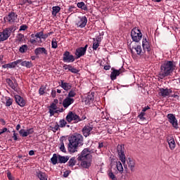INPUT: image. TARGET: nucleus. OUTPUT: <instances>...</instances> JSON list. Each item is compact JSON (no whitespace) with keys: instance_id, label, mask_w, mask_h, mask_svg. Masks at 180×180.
I'll return each mask as SVG.
<instances>
[{"instance_id":"bb28decb","label":"nucleus","mask_w":180,"mask_h":180,"mask_svg":"<svg viewBox=\"0 0 180 180\" xmlns=\"http://www.w3.org/2000/svg\"><path fill=\"white\" fill-rule=\"evenodd\" d=\"M70 160V156H62L58 155V163L59 164H65Z\"/></svg>"},{"instance_id":"49530a36","label":"nucleus","mask_w":180,"mask_h":180,"mask_svg":"<svg viewBox=\"0 0 180 180\" xmlns=\"http://www.w3.org/2000/svg\"><path fill=\"white\" fill-rule=\"evenodd\" d=\"M49 108V113L50 114V110H57V105L53 104V103H51L50 106Z\"/></svg>"},{"instance_id":"1a4fd4ad","label":"nucleus","mask_w":180,"mask_h":180,"mask_svg":"<svg viewBox=\"0 0 180 180\" xmlns=\"http://www.w3.org/2000/svg\"><path fill=\"white\" fill-rule=\"evenodd\" d=\"M117 151L120 157V160L122 164H126V155H124V144L118 145Z\"/></svg>"},{"instance_id":"4be33fe9","label":"nucleus","mask_w":180,"mask_h":180,"mask_svg":"<svg viewBox=\"0 0 180 180\" xmlns=\"http://www.w3.org/2000/svg\"><path fill=\"white\" fill-rule=\"evenodd\" d=\"M60 86L64 89V91H70L72 88V84L71 83L64 82V80H60Z\"/></svg>"},{"instance_id":"72a5a7b5","label":"nucleus","mask_w":180,"mask_h":180,"mask_svg":"<svg viewBox=\"0 0 180 180\" xmlns=\"http://www.w3.org/2000/svg\"><path fill=\"white\" fill-rule=\"evenodd\" d=\"M16 41L18 43H23L25 41V34L19 33L16 37Z\"/></svg>"},{"instance_id":"0e129e2a","label":"nucleus","mask_w":180,"mask_h":180,"mask_svg":"<svg viewBox=\"0 0 180 180\" xmlns=\"http://www.w3.org/2000/svg\"><path fill=\"white\" fill-rule=\"evenodd\" d=\"M22 62H23V60L22 59H18V60L14 61V64L16 67L18 64H22Z\"/></svg>"},{"instance_id":"473e14b6","label":"nucleus","mask_w":180,"mask_h":180,"mask_svg":"<svg viewBox=\"0 0 180 180\" xmlns=\"http://www.w3.org/2000/svg\"><path fill=\"white\" fill-rule=\"evenodd\" d=\"M51 161L53 165H56V164H58V155L54 153L52 158H51Z\"/></svg>"},{"instance_id":"338daca9","label":"nucleus","mask_w":180,"mask_h":180,"mask_svg":"<svg viewBox=\"0 0 180 180\" xmlns=\"http://www.w3.org/2000/svg\"><path fill=\"white\" fill-rule=\"evenodd\" d=\"M148 109H150V107L148 105H147L143 108L142 112H143V113H145V112H147V110H148Z\"/></svg>"},{"instance_id":"c85d7f7f","label":"nucleus","mask_w":180,"mask_h":180,"mask_svg":"<svg viewBox=\"0 0 180 180\" xmlns=\"http://www.w3.org/2000/svg\"><path fill=\"white\" fill-rule=\"evenodd\" d=\"M6 84H8V86H10L11 89H13L14 91H16L17 85H16V84L13 83L12 79H6Z\"/></svg>"},{"instance_id":"a19ab883","label":"nucleus","mask_w":180,"mask_h":180,"mask_svg":"<svg viewBox=\"0 0 180 180\" xmlns=\"http://www.w3.org/2000/svg\"><path fill=\"white\" fill-rule=\"evenodd\" d=\"M93 47H92V49H93V50H98V47H99V44H101V43L100 42H98L96 39H95V38H94L93 39Z\"/></svg>"},{"instance_id":"c756f323","label":"nucleus","mask_w":180,"mask_h":180,"mask_svg":"<svg viewBox=\"0 0 180 180\" xmlns=\"http://www.w3.org/2000/svg\"><path fill=\"white\" fill-rule=\"evenodd\" d=\"M20 65H22V67H26V68H32V67H33V63H32V61L22 60Z\"/></svg>"},{"instance_id":"ea45409f","label":"nucleus","mask_w":180,"mask_h":180,"mask_svg":"<svg viewBox=\"0 0 180 180\" xmlns=\"http://www.w3.org/2000/svg\"><path fill=\"white\" fill-rule=\"evenodd\" d=\"M28 49H29V46H27V45L26 44L22 45L19 49V52L23 54L26 53V51H27Z\"/></svg>"},{"instance_id":"37998d69","label":"nucleus","mask_w":180,"mask_h":180,"mask_svg":"<svg viewBox=\"0 0 180 180\" xmlns=\"http://www.w3.org/2000/svg\"><path fill=\"white\" fill-rule=\"evenodd\" d=\"M58 47V44H57V39L53 38L51 41V48L57 49Z\"/></svg>"},{"instance_id":"de8ad7c7","label":"nucleus","mask_w":180,"mask_h":180,"mask_svg":"<svg viewBox=\"0 0 180 180\" xmlns=\"http://www.w3.org/2000/svg\"><path fill=\"white\" fill-rule=\"evenodd\" d=\"M60 151H62V153H67V150H65V146H64V142L62 141L60 144V147H59Z\"/></svg>"},{"instance_id":"a211bd4d","label":"nucleus","mask_w":180,"mask_h":180,"mask_svg":"<svg viewBox=\"0 0 180 180\" xmlns=\"http://www.w3.org/2000/svg\"><path fill=\"white\" fill-rule=\"evenodd\" d=\"M14 98L16 103L18 104L21 108H24V106L26 105V101L25 99H23V98L19 95H15Z\"/></svg>"},{"instance_id":"423d86ee","label":"nucleus","mask_w":180,"mask_h":180,"mask_svg":"<svg viewBox=\"0 0 180 180\" xmlns=\"http://www.w3.org/2000/svg\"><path fill=\"white\" fill-rule=\"evenodd\" d=\"M131 37L133 41H135L136 43H139V41H140V40H141L143 37V34L141 33V30H140L137 27H134L131 31Z\"/></svg>"},{"instance_id":"e433bc0d","label":"nucleus","mask_w":180,"mask_h":180,"mask_svg":"<svg viewBox=\"0 0 180 180\" xmlns=\"http://www.w3.org/2000/svg\"><path fill=\"white\" fill-rule=\"evenodd\" d=\"M116 168L120 174H123V165H122V162H120V161L117 162Z\"/></svg>"},{"instance_id":"4c0bfd02","label":"nucleus","mask_w":180,"mask_h":180,"mask_svg":"<svg viewBox=\"0 0 180 180\" xmlns=\"http://www.w3.org/2000/svg\"><path fill=\"white\" fill-rule=\"evenodd\" d=\"M63 112H64L63 108H61L59 110H50V117H51V116H54L56 113H63Z\"/></svg>"},{"instance_id":"f8f14e48","label":"nucleus","mask_w":180,"mask_h":180,"mask_svg":"<svg viewBox=\"0 0 180 180\" xmlns=\"http://www.w3.org/2000/svg\"><path fill=\"white\" fill-rule=\"evenodd\" d=\"M63 63H74L75 61V58L71 55L70 51H66L63 53Z\"/></svg>"},{"instance_id":"f03ea898","label":"nucleus","mask_w":180,"mask_h":180,"mask_svg":"<svg viewBox=\"0 0 180 180\" xmlns=\"http://www.w3.org/2000/svg\"><path fill=\"white\" fill-rule=\"evenodd\" d=\"M176 66L174 61L166 60L164 63H162L160 66V71L159 72V77L161 79L165 78L166 77H169L172 72H174V70H175Z\"/></svg>"},{"instance_id":"2f4dec72","label":"nucleus","mask_w":180,"mask_h":180,"mask_svg":"<svg viewBox=\"0 0 180 180\" xmlns=\"http://www.w3.org/2000/svg\"><path fill=\"white\" fill-rule=\"evenodd\" d=\"M12 103H13V99H12L11 97L6 96L5 98V103L4 104L7 108H9V106H11Z\"/></svg>"},{"instance_id":"393cba45","label":"nucleus","mask_w":180,"mask_h":180,"mask_svg":"<svg viewBox=\"0 0 180 180\" xmlns=\"http://www.w3.org/2000/svg\"><path fill=\"white\" fill-rule=\"evenodd\" d=\"M128 167L131 171V172H134L135 167H136V162H134V160H131V158H129L127 160Z\"/></svg>"},{"instance_id":"7c9ffc66","label":"nucleus","mask_w":180,"mask_h":180,"mask_svg":"<svg viewBox=\"0 0 180 180\" xmlns=\"http://www.w3.org/2000/svg\"><path fill=\"white\" fill-rule=\"evenodd\" d=\"M133 49H134L138 56H143L144 52H143V49L141 48V45H137Z\"/></svg>"},{"instance_id":"39448f33","label":"nucleus","mask_w":180,"mask_h":180,"mask_svg":"<svg viewBox=\"0 0 180 180\" xmlns=\"http://www.w3.org/2000/svg\"><path fill=\"white\" fill-rule=\"evenodd\" d=\"M12 32H13V27H9L3 30V31L0 32V43L8 40V39L11 37V34H12Z\"/></svg>"},{"instance_id":"6e6d98bb","label":"nucleus","mask_w":180,"mask_h":180,"mask_svg":"<svg viewBox=\"0 0 180 180\" xmlns=\"http://www.w3.org/2000/svg\"><path fill=\"white\" fill-rule=\"evenodd\" d=\"M54 131H58V130H60V125L58 123H56L55 126L52 128Z\"/></svg>"},{"instance_id":"a878e982","label":"nucleus","mask_w":180,"mask_h":180,"mask_svg":"<svg viewBox=\"0 0 180 180\" xmlns=\"http://www.w3.org/2000/svg\"><path fill=\"white\" fill-rule=\"evenodd\" d=\"M44 30H41V32H37L36 34H32L30 35V37L32 38V39H42L44 40Z\"/></svg>"},{"instance_id":"052dcab7","label":"nucleus","mask_w":180,"mask_h":180,"mask_svg":"<svg viewBox=\"0 0 180 180\" xmlns=\"http://www.w3.org/2000/svg\"><path fill=\"white\" fill-rule=\"evenodd\" d=\"M63 70H68L70 71V69L71 68V65H64L63 66Z\"/></svg>"},{"instance_id":"603ef678","label":"nucleus","mask_w":180,"mask_h":180,"mask_svg":"<svg viewBox=\"0 0 180 180\" xmlns=\"http://www.w3.org/2000/svg\"><path fill=\"white\" fill-rule=\"evenodd\" d=\"M54 32H48L46 34H44V40H46L48 37H49V36H51V34H53Z\"/></svg>"},{"instance_id":"c9c22d12","label":"nucleus","mask_w":180,"mask_h":180,"mask_svg":"<svg viewBox=\"0 0 180 180\" xmlns=\"http://www.w3.org/2000/svg\"><path fill=\"white\" fill-rule=\"evenodd\" d=\"M77 164V160H75V158H72L68 162V167L70 168H72Z\"/></svg>"},{"instance_id":"dca6fc26","label":"nucleus","mask_w":180,"mask_h":180,"mask_svg":"<svg viewBox=\"0 0 180 180\" xmlns=\"http://www.w3.org/2000/svg\"><path fill=\"white\" fill-rule=\"evenodd\" d=\"M159 91L160 96H163V98H167V96H169V94H172V89L168 88H160Z\"/></svg>"},{"instance_id":"20e7f679","label":"nucleus","mask_w":180,"mask_h":180,"mask_svg":"<svg viewBox=\"0 0 180 180\" xmlns=\"http://www.w3.org/2000/svg\"><path fill=\"white\" fill-rule=\"evenodd\" d=\"M92 150L89 148H84L81 154L78 155L77 161H83V160H92Z\"/></svg>"},{"instance_id":"6ab92c4d","label":"nucleus","mask_w":180,"mask_h":180,"mask_svg":"<svg viewBox=\"0 0 180 180\" xmlns=\"http://www.w3.org/2000/svg\"><path fill=\"white\" fill-rule=\"evenodd\" d=\"M112 72L110 74V79L112 81H115V79H116V78H117V77H119L120 75V74H122V70H115L114 68H112Z\"/></svg>"},{"instance_id":"0eeeda50","label":"nucleus","mask_w":180,"mask_h":180,"mask_svg":"<svg viewBox=\"0 0 180 180\" xmlns=\"http://www.w3.org/2000/svg\"><path fill=\"white\" fill-rule=\"evenodd\" d=\"M5 23H9L10 25H13L16 20H18V14L15 12L11 11L8 13L7 15L4 18Z\"/></svg>"},{"instance_id":"2eb2a0df","label":"nucleus","mask_w":180,"mask_h":180,"mask_svg":"<svg viewBox=\"0 0 180 180\" xmlns=\"http://www.w3.org/2000/svg\"><path fill=\"white\" fill-rule=\"evenodd\" d=\"M35 56H48L49 51H47V49L44 47H38L36 48L34 51Z\"/></svg>"},{"instance_id":"bf43d9fd","label":"nucleus","mask_w":180,"mask_h":180,"mask_svg":"<svg viewBox=\"0 0 180 180\" xmlns=\"http://www.w3.org/2000/svg\"><path fill=\"white\" fill-rule=\"evenodd\" d=\"M51 96L56 98L57 96V91L56 90H52L51 93Z\"/></svg>"},{"instance_id":"680f3d73","label":"nucleus","mask_w":180,"mask_h":180,"mask_svg":"<svg viewBox=\"0 0 180 180\" xmlns=\"http://www.w3.org/2000/svg\"><path fill=\"white\" fill-rule=\"evenodd\" d=\"M96 41L101 43V41H102V37H101V35L97 36L96 38H94Z\"/></svg>"},{"instance_id":"6e6552de","label":"nucleus","mask_w":180,"mask_h":180,"mask_svg":"<svg viewBox=\"0 0 180 180\" xmlns=\"http://www.w3.org/2000/svg\"><path fill=\"white\" fill-rule=\"evenodd\" d=\"M68 123H71V122L74 121L75 123H78L79 122H81V117L77 115V113L70 111L66 117H65Z\"/></svg>"},{"instance_id":"13d9d810","label":"nucleus","mask_w":180,"mask_h":180,"mask_svg":"<svg viewBox=\"0 0 180 180\" xmlns=\"http://www.w3.org/2000/svg\"><path fill=\"white\" fill-rule=\"evenodd\" d=\"M27 29V25H22L20 27V29H19V32H22V30H26Z\"/></svg>"},{"instance_id":"3c124183","label":"nucleus","mask_w":180,"mask_h":180,"mask_svg":"<svg viewBox=\"0 0 180 180\" xmlns=\"http://www.w3.org/2000/svg\"><path fill=\"white\" fill-rule=\"evenodd\" d=\"M145 115L146 112L141 111V113L138 115V117H139L142 120V122H144V120H146V117H144Z\"/></svg>"},{"instance_id":"4d7b16f0","label":"nucleus","mask_w":180,"mask_h":180,"mask_svg":"<svg viewBox=\"0 0 180 180\" xmlns=\"http://www.w3.org/2000/svg\"><path fill=\"white\" fill-rule=\"evenodd\" d=\"M7 178L8 180H15V178L12 176V173H11V172H7Z\"/></svg>"},{"instance_id":"f704fd0d","label":"nucleus","mask_w":180,"mask_h":180,"mask_svg":"<svg viewBox=\"0 0 180 180\" xmlns=\"http://www.w3.org/2000/svg\"><path fill=\"white\" fill-rule=\"evenodd\" d=\"M60 11H61V8H60V6H58L52 7L53 16H54V17L57 16V13H58V12H60Z\"/></svg>"},{"instance_id":"58836bf2","label":"nucleus","mask_w":180,"mask_h":180,"mask_svg":"<svg viewBox=\"0 0 180 180\" xmlns=\"http://www.w3.org/2000/svg\"><path fill=\"white\" fill-rule=\"evenodd\" d=\"M77 8H79V9H82L83 11H88V7H86V5H85V3L83 1L77 3Z\"/></svg>"},{"instance_id":"f257e3e1","label":"nucleus","mask_w":180,"mask_h":180,"mask_svg":"<svg viewBox=\"0 0 180 180\" xmlns=\"http://www.w3.org/2000/svg\"><path fill=\"white\" fill-rule=\"evenodd\" d=\"M68 150L70 154L77 153L79 147L84 144V136L81 134L75 133L68 138Z\"/></svg>"},{"instance_id":"4468645a","label":"nucleus","mask_w":180,"mask_h":180,"mask_svg":"<svg viewBox=\"0 0 180 180\" xmlns=\"http://www.w3.org/2000/svg\"><path fill=\"white\" fill-rule=\"evenodd\" d=\"M74 102H75V100L74 98L66 97L62 103H60V105H63L65 109H68V108H69V106H71V105H72Z\"/></svg>"},{"instance_id":"8fccbe9b","label":"nucleus","mask_w":180,"mask_h":180,"mask_svg":"<svg viewBox=\"0 0 180 180\" xmlns=\"http://www.w3.org/2000/svg\"><path fill=\"white\" fill-rule=\"evenodd\" d=\"M75 95H77V93H75V91H74L73 90H71L68 93L67 98H74Z\"/></svg>"},{"instance_id":"ddd939ff","label":"nucleus","mask_w":180,"mask_h":180,"mask_svg":"<svg viewBox=\"0 0 180 180\" xmlns=\"http://www.w3.org/2000/svg\"><path fill=\"white\" fill-rule=\"evenodd\" d=\"M86 49H88V44H86L84 47L77 49L75 53L77 58H81V57L85 56V54H86Z\"/></svg>"},{"instance_id":"864d4df0","label":"nucleus","mask_w":180,"mask_h":180,"mask_svg":"<svg viewBox=\"0 0 180 180\" xmlns=\"http://www.w3.org/2000/svg\"><path fill=\"white\" fill-rule=\"evenodd\" d=\"M29 41L31 44H35V43H37V39L31 37Z\"/></svg>"},{"instance_id":"e2e57ef3","label":"nucleus","mask_w":180,"mask_h":180,"mask_svg":"<svg viewBox=\"0 0 180 180\" xmlns=\"http://www.w3.org/2000/svg\"><path fill=\"white\" fill-rule=\"evenodd\" d=\"M8 68H15V67H16L15 65V62L8 63Z\"/></svg>"},{"instance_id":"a18cd8bd","label":"nucleus","mask_w":180,"mask_h":180,"mask_svg":"<svg viewBox=\"0 0 180 180\" xmlns=\"http://www.w3.org/2000/svg\"><path fill=\"white\" fill-rule=\"evenodd\" d=\"M39 95H43L44 94H46V86H41V87L39 89Z\"/></svg>"},{"instance_id":"f3484780","label":"nucleus","mask_w":180,"mask_h":180,"mask_svg":"<svg viewBox=\"0 0 180 180\" xmlns=\"http://www.w3.org/2000/svg\"><path fill=\"white\" fill-rule=\"evenodd\" d=\"M33 133H34L33 128L28 129L26 131L22 129L19 131V134H20L22 137H27V136L33 134Z\"/></svg>"},{"instance_id":"5701e85b","label":"nucleus","mask_w":180,"mask_h":180,"mask_svg":"<svg viewBox=\"0 0 180 180\" xmlns=\"http://www.w3.org/2000/svg\"><path fill=\"white\" fill-rule=\"evenodd\" d=\"M36 175L39 180H48L49 178V176H47L46 172H43L41 171L37 172Z\"/></svg>"},{"instance_id":"412c9836","label":"nucleus","mask_w":180,"mask_h":180,"mask_svg":"<svg viewBox=\"0 0 180 180\" xmlns=\"http://www.w3.org/2000/svg\"><path fill=\"white\" fill-rule=\"evenodd\" d=\"M93 129H94V127H92L91 126H88V125L83 127L82 133H83L84 137H88V136H89L91 134V131H92Z\"/></svg>"},{"instance_id":"79ce46f5","label":"nucleus","mask_w":180,"mask_h":180,"mask_svg":"<svg viewBox=\"0 0 180 180\" xmlns=\"http://www.w3.org/2000/svg\"><path fill=\"white\" fill-rule=\"evenodd\" d=\"M108 178H110V179L112 180H118L117 177H116V176L115 175V174H113V172H112V170H110L108 173Z\"/></svg>"},{"instance_id":"aec40b11","label":"nucleus","mask_w":180,"mask_h":180,"mask_svg":"<svg viewBox=\"0 0 180 180\" xmlns=\"http://www.w3.org/2000/svg\"><path fill=\"white\" fill-rule=\"evenodd\" d=\"M167 141L169 144V147L170 150H175V147L176 145L175 143V140L174 139V137L167 136Z\"/></svg>"},{"instance_id":"69168bd1","label":"nucleus","mask_w":180,"mask_h":180,"mask_svg":"<svg viewBox=\"0 0 180 180\" xmlns=\"http://www.w3.org/2000/svg\"><path fill=\"white\" fill-rule=\"evenodd\" d=\"M103 147H105V145H103V142H99L98 146V150H101V148H103Z\"/></svg>"},{"instance_id":"9d476101","label":"nucleus","mask_w":180,"mask_h":180,"mask_svg":"<svg viewBox=\"0 0 180 180\" xmlns=\"http://www.w3.org/2000/svg\"><path fill=\"white\" fill-rule=\"evenodd\" d=\"M167 118L168 119L169 123L172 124V127H174L175 130H178L179 127L178 126V120H176L175 115L169 113L167 115Z\"/></svg>"},{"instance_id":"b1692460","label":"nucleus","mask_w":180,"mask_h":180,"mask_svg":"<svg viewBox=\"0 0 180 180\" xmlns=\"http://www.w3.org/2000/svg\"><path fill=\"white\" fill-rule=\"evenodd\" d=\"M95 100V98L94 96V94H88L86 97V99L84 100V102L86 105H91V103H94V101Z\"/></svg>"},{"instance_id":"7ed1b4c3","label":"nucleus","mask_w":180,"mask_h":180,"mask_svg":"<svg viewBox=\"0 0 180 180\" xmlns=\"http://www.w3.org/2000/svg\"><path fill=\"white\" fill-rule=\"evenodd\" d=\"M142 47L143 50L145 53V58H150L151 56H153V45L151 44V42L148 40V37L144 36L143 37L142 40Z\"/></svg>"},{"instance_id":"774afa93","label":"nucleus","mask_w":180,"mask_h":180,"mask_svg":"<svg viewBox=\"0 0 180 180\" xmlns=\"http://www.w3.org/2000/svg\"><path fill=\"white\" fill-rule=\"evenodd\" d=\"M72 9H75V6H69L68 11L72 12Z\"/></svg>"},{"instance_id":"9b49d317","label":"nucleus","mask_w":180,"mask_h":180,"mask_svg":"<svg viewBox=\"0 0 180 180\" xmlns=\"http://www.w3.org/2000/svg\"><path fill=\"white\" fill-rule=\"evenodd\" d=\"M86 23H88V18L86 16H79L76 21V26L80 27V29H84V27L86 26Z\"/></svg>"},{"instance_id":"cd10ccee","label":"nucleus","mask_w":180,"mask_h":180,"mask_svg":"<svg viewBox=\"0 0 180 180\" xmlns=\"http://www.w3.org/2000/svg\"><path fill=\"white\" fill-rule=\"evenodd\" d=\"M79 161H82L81 166L83 168H89L91 167V160H83Z\"/></svg>"},{"instance_id":"c03bdc74","label":"nucleus","mask_w":180,"mask_h":180,"mask_svg":"<svg viewBox=\"0 0 180 180\" xmlns=\"http://www.w3.org/2000/svg\"><path fill=\"white\" fill-rule=\"evenodd\" d=\"M67 126V121L65 120L62 119L59 121V127L63 129Z\"/></svg>"},{"instance_id":"09e8293b","label":"nucleus","mask_w":180,"mask_h":180,"mask_svg":"<svg viewBox=\"0 0 180 180\" xmlns=\"http://www.w3.org/2000/svg\"><path fill=\"white\" fill-rule=\"evenodd\" d=\"M69 71H70V72H72V74H78V72H79V70L72 67V65H70V68L69 69Z\"/></svg>"},{"instance_id":"5fc2aeb1","label":"nucleus","mask_w":180,"mask_h":180,"mask_svg":"<svg viewBox=\"0 0 180 180\" xmlns=\"http://www.w3.org/2000/svg\"><path fill=\"white\" fill-rule=\"evenodd\" d=\"M70 174H71V170H66L65 172H64L63 173L64 178H68V176L70 175Z\"/></svg>"}]
</instances>
